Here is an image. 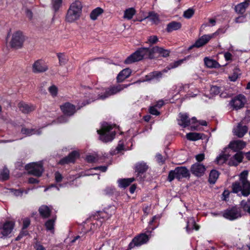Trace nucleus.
<instances>
[{"label":"nucleus","mask_w":250,"mask_h":250,"mask_svg":"<svg viewBox=\"0 0 250 250\" xmlns=\"http://www.w3.org/2000/svg\"><path fill=\"white\" fill-rule=\"evenodd\" d=\"M40 215L44 218H48L50 215L51 210L47 206H42L39 209Z\"/></svg>","instance_id":"obj_28"},{"label":"nucleus","mask_w":250,"mask_h":250,"mask_svg":"<svg viewBox=\"0 0 250 250\" xmlns=\"http://www.w3.org/2000/svg\"><path fill=\"white\" fill-rule=\"evenodd\" d=\"M169 50L158 46H154L151 48L143 47L139 48L128 57L125 61V63L126 64L132 63L141 61L145 57L152 59L156 54L163 57H167L169 55Z\"/></svg>","instance_id":"obj_1"},{"label":"nucleus","mask_w":250,"mask_h":250,"mask_svg":"<svg viewBox=\"0 0 250 250\" xmlns=\"http://www.w3.org/2000/svg\"><path fill=\"white\" fill-rule=\"evenodd\" d=\"M240 75V71L238 68L235 67L233 69V74L229 76V79L231 81L235 82L239 76Z\"/></svg>","instance_id":"obj_40"},{"label":"nucleus","mask_w":250,"mask_h":250,"mask_svg":"<svg viewBox=\"0 0 250 250\" xmlns=\"http://www.w3.org/2000/svg\"><path fill=\"white\" fill-rule=\"evenodd\" d=\"M189 176L188 170L185 167H176L174 170L169 171L167 180L171 182L175 178L180 180L183 178H186Z\"/></svg>","instance_id":"obj_6"},{"label":"nucleus","mask_w":250,"mask_h":250,"mask_svg":"<svg viewBox=\"0 0 250 250\" xmlns=\"http://www.w3.org/2000/svg\"><path fill=\"white\" fill-rule=\"evenodd\" d=\"M194 13V10L192 8H189L184 12L183 16L186 19H190L192 17Z\"/></svg>","instance_id":"obj_46"},{"label":"nucleus","mask_w":250,"mask_h":250,"mask_svg":"<svg viewBox=\"0 0 250 250\" xmlns=\"http://www.w3.org/2000/svg\"><path fill=\"white\" fill-rule=\"evenodd\" d=\"M148 237L146 234H141L140 235L135 237L132 242L129 245L130 249L135 246H140L146 243L148 241Z\"/></svg>","instance_id":"obj_14"},{"label":"nucleus","mask_w":250,"mask_h":250,"mask_svg":"<svg viewBox=\"0 0 250 250\" xmlns=\"http://www.w3.org/2000/svg\"><path fill=\"white\" fill-rule=\"evenodd\" d=\"M29 183L31 184H35L38 183V180L34 178H30L28 180Z\"/></svg>","instance_id":"obj_63"},{"label":"nucleus","mask_w":250,"mask_h":250,"mask_svg":"<svg viewBox=\"0 0 250 250\" xmlns=\"http://www.w3.org/2000/svg\"><path fill=\"white\" fill-rule=\"evenodd\" d=\"M223 216L227 219L233 220L241 216V210L238 207H233L225 210Z\"/></svg>","instance_id":"obj_9"},{"label":"nucleus","mask_w":250,"mask_h":250,"mask_svg":"<svg viewBox=\"0 0 250 250\" xmlns=\"http://www.w3.org/2000/svg\"><path fill=\"white\" fill-rule=\"evenodd\" d=\"M9 171L7 168H4L0 174V178L6 180L9 178Z\"/></svg>","instance_id":"obj_42"},{"label":"nucleus","mask_w":250,"mask_h":250,"mask_svg":"<svg viewBox=\"0 0 250 250\" xmlns=\"http://www.w3.org/2000/svg\"><path fill=\"white\" fill-rule=\"evenodd\" d=\"M14 227V223L12 221H6L0 227V238L7 237L10 234Z\"/></svg>","instance_id":"obj_12"},{"label":"nucleus","mask_w":250,"mask_h":250,"mask_svg":"<svg viewBox=\"0 0 250 250\" xmlns=\"http://www.w3.org/2000/svg\"><path fill=\"white\" fill-rule=\"evenodd\" d=\"M57 56L59 58L60 65H64L68 61V58L66 56L62 53H58Z\"/></svg>","instance_id":"obj_41"},{"label":"nucleus","mask_w":250,"mask_h":250,"mask_svg":"<svg viewBox=\"0 0 250 250\" xmlns=\"http://www.w3.org/2000/svg\"><path fill=\"white\" fill-rule=\"evenodd\" d=\"M55 180L57 182H60L62 181V174L59 172H55Z\"/></svg>","instance_id":"obj_53"},{"label":"nucleus","mask_w":250,"mask_h":250,"mask_svg":"<svg viewBox=\"0 0 250 250\" xmlns=\"http://www.w3.org/2000/svg\"><path fill=\"white\" fill-rule=\"evenodd\" d=\"M222 87L217 86H212L210 88V93L213 95H217L222 91Z\"/></svg>","instance_id":"obj_48"},{"label":"nucleus","mask_w":250,"mask_h":250,"mask_svg":"<svg viewBox=\"0 0 250 250\" xmlns=\"http://www.w3.org/2000/svg\"><path fill=\"white\" fill-rule=\"evenodd\" d=\"M18 107L24 114H28L35 109V107L33 104H28L24 102L19 103Z\"/></svg>","instance_id":"obj_21"},{"label":"nucleus","mask_w":250,"mask_h":250,"mask_svg":"<svg viewBox=\"0 0 250 250\" xmlns=\"http://www.w3.org/2000/svg\"><path fill=\"white\" fill-rule=\"evenodd\" d=\"M114 188L112 187H106L104 190V194L105 195L110 194L113 192Z\"/></svg>","instance_id":"obj_54"},{"label":"nucleus","mask_w":250,"mask_h":250,"mask_svg":"<svg viewBox=\"0 0 250 250\" xmlns=\"http://www.w3.org/2000/svg\"><path fill=\"white\" fill-rule=\"evenodd\" d=\"M206 168L204 165L199 163H196L193 164L190 167V171L195 176L201 177L205 172Z\"/></svg>","instance_id":"obj_16"},{"label":"nucleus","mask_w":250,"mask_h":250,"mask_svg":"<svg viewBox=\"0 0 250 250\" xmlns=\"http://www.w3.org/2000/svg\"><path fill=\"white\" fill-rule=\"evenodd\" d=\"M159 41V39L156 36H150L148 37L147 41L146 43L150 45L156 43Z\"/></svg>","instance_id":"obj_45"},{"label":"nucleus","mask_w":250,"mask_h":250,"mask_svg":"<svg viewBox=\"0 0 250 250\" xmlns=\"http://www.w3.org/2000/svg\"><path fill=\"white\" fill-rule=\"evenodd\" d=\"M248 172L244 170L239 176V180L232 184V189L233 193H238L241 192L242 195L248 196L250 194V183L247 179Z\"/></svg>","instance_id":"obj_3"},{"label":"nucleus","mask_w":250,"mask_h":250,"mask_svg":"<svg viewBox=\"0 0 250 250\" xmlns=\"http://www.w3.org/2000/svg\"><path fill=\"white\" fill-rule=\"evenodd\" d=\"M131 73V70L129 68H125L122 70L117 77V81L118 83L123 82L125 79L129 77Z\"/></svg>","instance_id":"obj_25"},{"label":"nucleus","mask_w":250,"mask_h":250,"mask_svg":"<svg viewBox=\"0 0 250 250\" xmlns=\"http://www.w3.org/2000/svg\"><path fill=\"white\" fill-rule=\"evenodd\" d=\"M79 156V153L77 151H74L70 153L68 156L62 159L59 163L61 165H65L73 163Z\"/></svg>","instance_id":"obj_19"},{"label":"nucleus","mask_w":250,"mask_h":250,"mask_svg":"<svg viewBox=\"0 0 250 250\" xmlns=\"http://www.w3.org/2000/svg\"><path fill=\"white\" fill-rule=\"evenodd\" d=\"M107 168V167L106 166H100V167H96L94 169H99L103 172H105L106 171Z\"/></svg>","instance_id":"obj_62"},{"label":"nucleus","mask_w":250,"mask_h":250,"mask_svg":"<svg viewBox=\"0 0 250 250\" xmlns=\"http://www.w3.org/2000/svg\"><path fill=\"white\" fill-rule=\"evenodd\" d=\"M246 102L245 96L239 94L233 98L229 102L230 105L235 110H238L244 107Z\"/></svg>","instance_id":"obj_11"},{"label":"nucleus","mask_w":250,"mask_h":250,"mask_svg":"<svg viewBox=\"0 0 250 250\" xmlns=\"http://www.w3.org/2000/svg\"><path fill=\"white\" fill-rule=\"evenodd\" d=\"M67 121V118L64 116H62L58 118L57 120L58 123H64Z\"/></svg>","instance_id":"obj_55"},{"label":"nucleus","mask_w":250,"mask_h":250,"mask_svg":"<svg viewBox=\"0 0 250 250\" xmlns=\"http://www.w3.org/2000/svg\"><path fill=\"white\" fill-rule=\"evenodd\" d=\"M195 158L198 162H202L205 159V155L203 153L198 154L195 156Z\"/></svg>","instance_id":"obj_56"},{"label":"nucleus","mask_w":250,"mask_h":250,"mask_svg":"<svg viewBox=\"0 0 250 250\" xmlns=\"http://www.w3.org/2000/svg\"><path fill=\"white\" fill-rule=\"evenodd\" d=\"M204 61L205 65L208 68H218L220 66V64L214 60L205 57Z\"/></svg>","instance_id":"obj_29"},{"label":"nucleus","mask_w":250,"mask_h":250,"mask_svg":"<svg viewBox=\"0 0 250 250\" xmlns=\"http://www.w3.org/2000/svg\"><path fill=\"white\" fill-rule=\"evenodd\" d=\"M219 173L215 170H212L209 174L208 177V182L210 184H214L218 179Z\"/></svg>","instance_id":"obj_36"},{"label":"nucleus","mask_w":250,"mask_h":250,"mask_svg":"<svg viewBox=\"0 0 250 250\" xmlns=\"http://www.w3.org/2000/svg\"><path fill=\"white\" fill-rule=\"evenodd\" d=\"M224 57L226 61H229L231 60L232 55L229 52H226L224 54Z\"/></svg>","instance_id":"obj_61"},{"label":"nucleus","mask_w":250,"mask_h":250,"mask_svg":"<svg viewBox=\"0 0 250 250\" xmlns=\"http://www.w3.org/2000/svg\"><path fill=\"white\" fill-rule=\"evenodd\" d=\"M182 27V24L180 22L171 21L167 24L166 30L167 32H171L175 30L180 29Z\"/></svg>","instance_id":"obj_26"},{"label":"nucleus","mask_w":250,"mask_h":250,"mask_svg":"<svg viewBox=\"0 0 250 250\" xmlns=\"http://www.w3.org/2000/svg\"><path fill=\"white\" fill-rule=\"evenodd\" d=\"M229 190H225L222 194V200L226 201L227 199L229 197Z\"/></svg>","instance_id":"obj_58"},{"label":"nucleus","mask_w":250,"mask_h":250,"mask_svg":"<svg viewBox=\"0 0 250 250\" xmlns=\"http://www.w3.org/2000/svg\"><path fill=\"white\" fill-rule=\"evenodd\" d=\"M112 128V125L107 123L103 125L101 129L97 130L100 135V139L104 142L112 141L115 135V132L111 131Z\"/></svg>","instance_id":"obj_5"},{"label":"nucleus","mask_w":250,"mask_h":250,"mask_svg":"<svg viewBox=\"0 0 250 250\" xmlns=\"http://www.w3.org/2000/svg\"><path fill=\"white\" fill-rule=\"evenodd\" d=\"M240 205L245 212H247L250 215V198L242 200Z\"/></svg>","instance_id":"obj_30"},{"label":"nucleus","mask_w":250,"mask_h":250,"mask_svg":"<svg viewBox=\"0 0 250 250\" xmlns=\"http://www.w3.org/2000/svg\"><path fill=\"white\" fill-rule=\"evenodd\" d=\"M149 113L152 115L157 116L160 114V112L156 108V107L155 106H151L149 108Z\"/></svg>","instance_id":"obj_50"},{"label":"nucleus","mask_w":250,"mask_h":250,"mask_svg":"<svg viewBox=\"0 0 250 250\" xmlns=\"http://www.w3.org/2000/svg\"><path fill=\"white\" fill-rule=\"evenodd\" d=\"M197 122L195 117H193L191 120L188 119V116L187 114L180 113L179 115V118L178 119V124L183 127H186L190 125L191 130H196V126L191 125Z\"/></svg>","instance_id":"obj_7"},{"label":"nucleus","mask_w":250,"mask_h":250,"mask_svg":"<svg viewBox=\"0 0 250 250\" xmlns=\"http://www.w3.org/2000/svg\"><path fill=\"white\" fill-rule=\"evenodd\" d=\"M49 91L53 96H55L57 94V88L56 86L52 85L49 88Z\"/></svg>","instance_id":"obj_49"},{"label":"nucleus","mask_w":250,"mask_h":250,"mask_svg":"<svg viewBox=\"0 0 250 250\" xmlns=\"http://www.w3.org/2000/svg\"><path fill=\"white\" fill-rule=\"evenodd\" d=\"M148 167L146 163L141 162L138 163L135 166V171L138 173H143L147 169Z\"/></svg>","instance_id":"obj_33"},{"label":"nucleus","mask_w":250,"mask_h":250,"mask_svg":"<svg viewBox=\"0 0 250 250\" xmlns=\"http://www.w3.org/2000/svg\"><path fill=\"white\" fill-rule=\"evenodd\" d=\"M217 32H216L210 35H205L202 36L192 45L189 47V49L192 48L200 47L206 44L211 39L214 38L216 35H217Z\"/></svg>","instance_id":"obj_13"},{"label":"nucleus","mask_w":250,"mask_h":250,"mask_svg":"<svg viewBox=\"0 0 250 250\" xmlns=\"http://www.w3.org/2000/svg\"><path fill=\"white\" fill-rule=\"evenodd\" d=\"M34 248L36 250H46L42 245L38 243L35 244Z\"/></svg>","instance_id":"obj_59"},{"label":"nucleus","mask_w":250,"mask_h":250,"mask_svg":"<svg viewBox=\"0 0 250 250\" xmlns=\"http://www.w3.org/2000/svg\"><path fill=\"white\" fill-rule=\"evenodd\" d=\"M96 158L93 155H88L86 157V160L88 162L92 163L95 161Z\"/></svg>","instance_id":"obj_60"},{"label":"nucleus","mask_w":250,"mask_h":250,"mask_svg":"<svg viewBox=\"0 0 250 250\" xmlns=\"http://www.w3.org/2000/svg\"><path fill=\"white\" fill-rule=\"evenodd\" d=\"M136 188V186L135 185H132L129 188L130 192L132 194L134 192L135 189Z\"/></svg>","instance_id":"obj_64"},{"label":"nucleus","mask_w":250,"mask_h":250,"mask_svg":"<svg viewBox=\"0 0 250 250\" xmlns=\"http://www.w3.org/2000/svg\"><path fill=\"white\" fill-rule=\"evenodd\" d=\"M30 224V220L29 218H25L23 221V227L22 229H25L28 227Z\"/></svg>","instance_id":"obj_52"},{"label":"nucleus","mask_w":250,"mask_h":250,"mask_svg":"<svg viewBox=\"0 0 250 250\" xmlns=\"http://www.w3.org/2000/svg\"><path fill=\"white\" fill-rule=\"evenodd\" d=\"M24 42V37L21 32L17 31L12 37L10 44L12 48L18 49L22 47Z\"/></svg>","instance_id":"obj_10"},{"label":"nucleus","mask_w":250,"mask_h":250,"mask_svg":"<svg viewBox=\"0 0 250 250\" xmlns=\"http://www.w3.org/2000/svg\"><path fill=\"white\" fill-rule=\"evenodd\" d=\"M82 4L79 0H75L70 5L66 15V21L72 22L79 19L82 13Z\"/></svg>","instance_id":"obj_4"},{"label":"nucleus","mask_w":250,"mask_h":250,"mask_svg":"<svg viewBox=\"0 0 250 250\" xmlns=\"http://www.w3.org/2000/svg\"><path fill=\"white\" fill-rule=\"evenodd\" d=\"M136 13L135 10L133 8H130L125 11L124 18L128 20H130Z\"/></svg>","instance_id":"obj_38"},{"label":"nucleus","mask_w":250,"mask_h":250,"mask_svg":"<svg viewBox=\"0 0 250 250\" xmlns=\"http://www.w3.org/2000/svg\"><path fill=\"white\" fill-rule=\"evenodd\" d=\"M146 19H148L155 24L158 23L160 21L158 15L153 12H149L148 15L146 18Z\"/></svg>","instance_id":"obj_35"},{"label":"nucleus","mask_w":250,"mask_h":250,"mask_svg":"<svg viewBox=\"0 0 250 250\" xmlns=\"http://www.w3.org/2000/svg\"><path fill=\"white\" fill-rule=\"evenodd\" d=\"M229 155L225 154L220 155L216 158V162L219 165H222L229 159Z\"/></svg>","instance_id":"obj_39"},{"label":"nucleus","mask_w":250,"mask_h":250,"mask_svg":"<svg viewBox=\"0 0 250 250\" xmlns=\"http://www.w3.org/2000/svg\"><path fill=\"white\" fill-rule=\"evenodd\" d=\"M184 59L180 60L179 61H176L173 63H170L169 65V67H168V69H170L178 67V66L180 65L184 62Z\"/></svg>","instance_id":"obj_47"},{"label":"nucleus","mask_w":250,"mask_h":250,"mask_svg":"<svg viewBox=\"0 0 250 250\" xmlns=\"http://www.w3.org/2000/svg\"><path fill=\"white\" fill-rule=\"evenodd\" d=\"M104 12V10L100 7H97L92 11L90 13V18L93 20H95L100 15Z\"/></svg>","instance_id":"obj_34"},{"label":"nucleus","mask_w":250,"mask_h":250,"mask_svg":"<svg viewBox=\"0 0 250 250\" xmlns=\"http://www.w3.org/2000/svg\"><path fill=\"white\" fill-rule=\"evenodd\" d=\"M48 69V66L42 60H38L32 65V71L35 73H43Z\"/></svg>","instance_id":"obj_15"},{"label":"nucleus","mask_w":250,"mask_h":250,"mask_svg":"<svg viewBox=\"0 0 250 250\" xmlns=\"http://www.w3.org/2000/svg\"><path fill=\"white\" fill-rule=\"evenodd\" d=\"M21 132L23 134H25L26 136H30L32 134H35L36 133V131L33 129H28L26 128H22L21 130Z\"/></svg>","instance_id":"obj_44"},{"label":"nucleus","mask_w":250,"mask_h":250,"mask_svg":"<svg viewBox=\"0 0 250 250\" xmlns=\"http://www.w3.org/2000/svg\"><path fill=\"white\" fill-rule=\"evenodd\" d=\"M243 154L241 152L236 153L229 161V166H237L242 161Z\"/></svg>","instance_id":"obj_24"},{"label":"nucleus","mask_w":250,"mask_h":250,"mask_svg":"<svg viewBox=\"0 0 250 250\" xmlns=\"http://www.w3.org/2000/svg\"><path fill=\"white\" fill-rule=\"evenodd\" d=\"M55 219H49L47 220L45 223L46 229L47 230L50 231L51 233L54 232V225Z\"/></svg>","instance_id":"obj_37"},{"label":"nucleus","mask_w":250,"mask_h":250,"mask_svg":"<svg viewBox=\"0 0 250 250\" xmlns=\"http://www.w3.org/2000/svg\"><path fill=\"white\" fill-rule=\"evenodd\" d=\"M250 0H246L245 1L237 4L235 7V12L239 14H243L250 5Z\"/></svg>","instance_id":"obj_23"},{"label":"nucleus","mask_w":250,"mask_h":250,"mask_svg":"<svg viewBox=\"0 0 250 250\" xmlns=\"http://www.w3.org/2000/svg\"><path fill=\"white\" fill-rule=\"evenodd\" d=\"M135 180L134 178L120 179L118 180V186L121 188H125Z\"/></svg>","instance_id":"obj_27"},{"label":"nucleus","mask_w":250,"mask_h":250,"mask_svg":"<svg viewBox=\"0 0 250 250\" xmlns=\"http://www.w3.org/2000/svg\"><path fill=\"white\" fill-rule=\"evenodd\" d=\"M186 229L187 231L188 232H190V231L193 229L198 230L199 229V227L195 224L194 219L191 218L188 222Z\"/></svg>","instance_id":"obj_32"},{"label":"nucleus","mask_w":250,"mask_h":250,"mask_svg":"<svg viewBox=\"0 0 250 250\" xmlns=\"http://www.w3.org/2000/svg\"><path fill=\"white\" fill-rule=\"evenodd\" d=\"M162 76V72L160 71H153L149 73L147 75L145 76V79H141L136 81L135 83H143L145 82H149L154 79H159L161 78Z\"/></svg>","instance_id":"obj_17"},{"label":"nucleus","mask_w":250,"mask_h":250,"mask_svg":"<svg viewBox=\"0 0 250 250\" xmlns=\"http://www.w3.org/2000/svg\"><path fill=\"white\" fill-rule=\"evenodd\" d=\"M132 84V83L128 84H119L116 86H111L106 89L102 88L101 90L97 89L94 93H90L91 99L89 100V101L87 102L86 104H84L83 105L88 104L95 100L98 99L103 100L111 95L116 94Z\"/></svg>","instance_id":"obj_2"},{"label":"nucleus","mask_w":250,"mask_h":250,"mask_svg":"<svg viewBox=\"0 0 250 250\" xmlns=\"http://www.w3.org/2000/svg\"><path fill=\"white\" fill-rule=\"evenodd\" d=\"M11 190L13 193L17 196L21 195L23 193V191L21 189H11Z\"/></svg>","instance_id":"obj_57"},{"label":"nucleus","mask_w":250,"mask_h":250,"mask_svg":"<svg viewBox=\"0 0 250 250\" xmlns=\"http://www.w3.org/2000/svg\"><path fill=\"white\" fill-rule=\"evenodd\" d=\"M29 173L37 177H40L43 171L42 162L32 163L26 166Z\"/></svg>","instance_id":"obj_8"},{"label":"nucleus","mask_w":250,"mask_h":250,"mask_svg":"<svg viewBox=\"0 0 250 250\" xmlns=\"http://www.w3.org/2000/svg\"><path fill=\"white\" fill-rule=\"evenodd\" d=\"M202 134L196 133V132H191L187 133L186 135L187 138L188 140L190 141H197L199 139H202Z\"/></svg>","instance_id":"obj_31"},{"label":"nucleus","mask_w":250,"mask_h":250,"mask_svg":"<svg viewBox=\"0 0 250 250\" xmlns=\"http://www.w3.org/2000/svg\"><path fill=\"white\" fill-rule=\"evenodd\" d=\"M156 158L157 160V161L159 163H161L162 164H164L165 161V158H164L161 154L158 153L156 155Z\"/></svg>","instance_id":"obj_51"},{"label":"nucleus","mask_w":250,"mask_h":250,"mask_svg":"<svg viewBox=\"0 0 250 250\" xmlns=\"http://www.w3.org/2000/svg\"><path fill=\"white\" fill-rule=\"evenodd\" d=\"M246 146V143L242 140L232 141L229 144V147L234 151L242 149Z\"/></svg>","instance_id":"obj_22"},{"label":"nucleus","mask_w":250,"mask_h":250,"mask_svg":"<svg viewBox=\"0 0 250 250\" xmlns=\"http://www.w3.org/2000/svg\"><path fill=\"white\" fill-rule=\"evenodd\" d=\"M248 131V127L246 125H242L241 123H239L233 129L234 135L239 138L243 137Z\"/></svg>","instance_id":"obj_18"},{"label":"nucleus","mask_w":250,"mask_h":250,"mask_svg":"<svg viewBox=\"0 0 250 250\" xmlns=\"http://www.w3.org/2000/svg\"><path fill=\"white\" fill-rule=\"evenodd\" d=\"M61 109L63 114L67 116H71L75 112V106L69 103H66L61 105Z\"/></svg>","instance_id":"obj_20"},{"label":"nucleus","mask_w":250,"mask_h":250,"mask_svg":"<svg viewBox=\"0 0 250 250\" xmlns=\"http://www.w3.org/2000/svg\"><path fill=\"white\" fill-rule=\"evenodd\" d=\"M62 0H52V6L54 10L57 11L62 5Z\"/></svg>","instance_id":"obj_43"}]
</instances>
